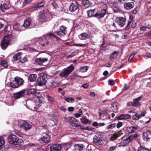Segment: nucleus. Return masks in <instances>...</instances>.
<instances>
[{
  "mask_svg": "<svg viewBox=\"0 0 151 151\" xmlns=\"http://www.w3.org/2000/svg\"><path fill=\"white\" fill-rule=\"evenodd\" d=\"M61 148L60 145L55 144L50 146V151H60Z\"/></svg>",
  "mask_w": 151,
  "mask_h": 151,
  "instance_id": "nucleus-12",
  "label": "nucleus"
},
{
  "mask_svg": "<svg viewBox=\"0 0 151 151\" xmlns=\"http://www.w3.org/2000/svg\"><path fill=\"white\" fill-rule=\"evenodd\" d=\"M47 59L46 58H37L35 61L40 65H45L47 61Z\"/></svg>",
  "mask_w": 151,
  "mask_h": 151,
  "instance_id": "nucleus-13",
  "label": "nucleus"
},
{
  "mask_svg": "<svg viewBox=\"0 0 151 151\" xmlns=\"http://www.w3.org/2000/svg\"><path fill=\"white\" fill-rule=\"evenodd\" d=\"M79 144H76L74 145V150H78V148H79Z\"/></svg>",
  "mask_w": 151,
  "mask_h": 151,
  "instance_id": "nucleus-56",
  "label": "nucleus"
},
{
  "mask_svg": "<svg viewBox=\"0 0 151 151\" xmlns=\"http://www.w3.org/2000/svg\"><path fill=\"white\" fill-rule=\"evenodd\" d=\"M42 136L41 140L42 142L45 143H47L49 141L50 137L47 134L45 133H43Z\"/></svg>",
  "mask_w": 151,
  "mask_h": 151,
  "instance_id": "nucleus-16",
  "label": "nucleus"
},
{
  "mask_svg": "<svg viewBox=\"0 0 151 151\" xmlns=\"http://www.w3.org/2000/svg\"><path fill=\"white\" fill-rule=\"evenodd\" d=\"M5 140L2 137H0V150L2 149L4 146Z\"/></svg>",
  "mask_w": 151,
  "mask_h": 151,
  "instance_id": "nucleus-34",
  "label": "nucleus"
},
{
  "mask_svg": "<svg viewBox=\"0 0 151 151\" xmlns=\"http://www.w3.org/2000/svg\"><path fill=\"white\" fill-rule=\"evenodd\" d=\"M142 97L139 96L137 98L134 99L133 102H131L132 105L133 106H139L141 105V103L139 102Z\"/></svg>",
  "mask_w": 151,
  "mask_h": 151,
  "instance_id": "nucleus-14",
  "label": "nucleus"
},
{
  "mask_svg": "<svg viewBox=\"0 0 151 151\" xmlns=\"http://www.w3.org/2000/svg\"><path fill=\"white\" fill-rule=\"evenodd\" d=\"M36 92V90L34 88L31 89L28 91V93L30 94H35Z\"/></svg>",
  "mask_w": 151,
  "mask_h": 151,
  "instance_id": "nucleus-50",
  "label": "nucleus"
},
{
  "mask_svg": "<svg viewBox=\"0 0 151 151\" xmlns=\"http://www.w3.org/2000/svg\"><path fill=\"white\" fill-rule=\"evenodd\" d=\"M83 145L82 144H79L78 150L81 151L83 149Z\"/></svg>",
  "mask_w": 151,
  "mask_h": 151,
  "instance_id": "nucleus-61",
  "label": "nucleus"
},
{
  "mask_svg": "<svg viewBox=\"0 0 151 151\" xmlns=\"http://www.w3.org/2000/svg\"><path fill=\"white\" fill-rule=\"evenodd\" d=\"M39 8L37 4H35L33 6L31 7L29 9L31 11H33L36 10Z\"/></svg>",
  "mask_w": 151,
  "mask_h": 151,
  "instance_id": "nucleus-48",
  "label": "nucleus"
},
{
  "mask_svg": "<svg viewBox=\"0 0 151 151\" xmlns=\"http://www.w3.org/2000/svg\"><path fill=\"white\" fill-rule=\"evenodd\" d=\"M47 78V75L43 74L41 75L38 78L37 81V84L40 86H43L45 85L46 83L45 79Z\"/></svg>",
  "mask_w": 151,
  "mask_h": 151,
  "instance_id": "nucleus-6",
  "label": "nucleus"
},
{
  "mask_svg": "<svg viewBox=\"0 0 151 151\" xmlns=\"http://www.w3.org/2000/svg\"><path fill=\"white\" fill-rule=\"evenodd\" d=\"M81 129L85 130H88L89 131H92L94 129V128H91L88 127L85 128H83V127H82Z\"/></svg>",
  "mask_w": 151,
  "mask_h": 151,
  "instance_id": "nucleus-51",
  "label": "nucleus"
},
{
  "mask_svg": "<svg viewBox=\"0 0 151 151\" xmlns=\"http://www.w3.org/2000/svg\"><path fill=\"white\" fill-rule=\"evenodd\" d=\"M143 134L144 138L146 139L151 138V132L150 130H147L144 132Z\"/></svg>",
  "mask_w": 151,
  "mask_h": 151,
  "instance_id": "nucleus-19",
  "label": "nucleus"
},
{
  "mask_svg": "<svg viewBox=\"0 0 151 151\" xmlns=\"http://www.w3.org/2000/svg\"><path fill=\"white\" fill-rule=\"evenodd\" d=\"M150 28V27H147L146 26L141 25L139 27V30L141 31L145 32L146 31H148V30H149Z\"/></svg>",
  "mask_w": 151,
  "mask_h": 151,
  "instance_id": "nucleus-29",
  "label": "nucleus"
},
{
  "mask_svg": "<svg viewBox=\"0 0 151 151\" xmlns=\"http://www.w3.org/2000/svg\"><path fill=\"white\" fill-rule=\"evenodd\" d=\"M24 83V81L22 78L19 77H15L14 80L9 83V86L12 88H17L22 85Z\"/></svg>",
  "mask_w": 151,
  "mask_h": 151,
  "instance_id": "nucleus-2",
  "label": "nucleus"
},
{
  "mask_svg": "<svg viewBox=\"0 0 151 151\" xmlns=\"http://www.w3.org/2000/svg\"><path fill=\"white\" fill-rule=\"evenodd\" d=\"M111 105L114 108V109H116L117 107V104L116 102H113L112 103Z\"/></svg>",
  "mask_w": 151,
  "mask_h": 151,
  "instance_id": "nucleus-59",
  "label": "nucleus"
},
{
  "mask_svg": "<svg viewBox=\"0 0 151 151\" xmlns=\"http://www.w3.org/2000/svg\"><path fill=\"white\" fill-rule=\"evenodd\" d=\"M33 0H19L17 3L18 4H20V6L22 7H23L27 4L31 3Z\"/></svg>",
  "mask_w": 151,
  "mask_h": 151,
  "instance_id": "nucleus-17",
  "label": "nucleus"
},
{
  "mask_svg": "<svg viewBox=\"0 0 151 151\" xmlns=\"http://www.w3.org/2000/svg\"><path fill=\"white\" fill-rule=\"evenodd\" d=\"M137 129V127L135 126L128 127L127 128V130L129 133H131L134 132Z\"/></svg>",
  "mask_w": 151,
  "mask_h": 151,
  "instance_id": "nucleus-25",
  "label": "nucleus"
},
{
  "mask_svg": "<svg viewBox=\"0 0 151 151\" xmlns=\"http://www.w3.org/2000/svg\"><path fill=\"white\" fill-rule=\"evenodd\" d=\"M18 125L20 127L26 131L32 128V125L28 122L23 120L19 121Z\"/></svg>",
  "mask_w": 151,
  "mask_h": 151,
  "instance_id": "nucleus-4",
  "label": "nucleus"
},
{
  "mask_svg": "<svg viewBox=\"0 0 151 151\" xmlns=\"http://www.w3.org/2000/svg\"><path fill=\"white\" fill-rule=\"evenodd\" d=\"M16 141L15 142L14 145H17L19 146L22 145L23 141V140L21 139H19L17 137V139H16Z\"/></svg>",
  "mask_w": 151,
  "mask_h": 151,
  "instance_id": "nucleus-33",
  "label": "nucleus"
},
{
  "mask_svg": "<svg viewBox=\"0 0 151 151\" xmlns=\"http://www.w3.org/2000/svg\"><path fill=\"white\" fill-rule=\"evenodd\" d=\"M116 148V147L115 146H112L110 147L109 149V151H113Z\"/></svg>",
  "mask_w": 151,
  "mask_h": 151,
  "instance_id": "nucleus-63",
  "label": "nucleus"
},
{
  "mask_svg": "<svg viewBox=\"0 0 151 151\" xmlns=\"http://www.w3.org/2000/svg\"><path fill=\"white\" fill-rule=\"evenodd\" d=\"M134 6V4L133 2H128L124 4V8L127 10H130L133 8Z\"/></svg>",
  "mask_w": 151,
  "mask_h": 151,
  "instance_id": "nucleus-21",
  "label": "nucleus"
},
{
  "mask_svg": "<svg viewBox=\"0 0 151 151\" xmlns=\"http://www.w3.org/2000/svg\"><path fill=\"white\" fill-rule=\"evenodd\" d=\"M146 114V112L145 111H142L141 113H139L138 116L139 118V119L141 118L142 117L144 116Z\"/></svg>",
  "mask_w": 151,
  "mask_h": 151,
  "instance_id": "nucleus-47",
  "label": "nucleus"
},
{
  "mask_svg": "<svg viewBox=\"0 0 151 151\" xmlns=\"http://www.w3.org/2000/svg\"><path fill=\"white\" fill-rule=\"evenodd\" d=\"M88 35L86 33H83L79 35V38L81 40H85L87 39Z\"/></svg>",
  "mask_w": 151,
  "mask_h": 151,
  "instance_id": "nucleus-30",
  "label": "nucleus"
},
{
  "mask_svg": "<svg viewBox=\"0 0 151 151\" xmlns=\"http://www.w3.org/2000/svg\"><path fill=\"white\" fill-rule=\"evenodd\" d=\"M78 8V3L76 2L72 3L69 7V10L72 12L75 11Z\"/></svg>",
  "mask_w": 151,
  "mask_h": 151,
  "instance_id": "nucleus-15",
  "label": "nucleus"
},
{
  "mask_svg": "<svg viewBox=\"0 0 151 151\" xmlns=\"http://www.w3.org/2000/svg\"><path fill=\"white\" fill-rule=\"evenodd\" d=\"M74 67L72 65L64 69L59 74V76L63 78L68 76L74 69Z\"/></svg>",
  "mask_w": 151,
  "mask_h": 151,
  "instance_id": "nucleus-3",
  "label": "nucleus"
},
{
  "mask_svg": "<svg viewBox=\"0 0 151 151\" xmlns=\"http://www.w3.org/2000/svg\"><path fill=\"white\" fill-rule=\"evenodd\" d=\"M22 53L21 52H18L16 55L13 57V59L14 60H19L21 59L22 57Z\"/></svg>",
  "mask_w": 151,
  "mask_h": 151,
  "instance_id": "nucleus-24",
  "label": "nucleus"
},
{
  "mask_svg": "<svg viewBox=\"0 0 151 151\" xmlns=\"http://www.w3.org/2000/svg\"><path fill=\"white\" fill-rule=\"evenodd\" d=\"M118 136V135L117 134H113L111 135L109 139L111 141H114L116 139Z\"/></svg>",
  "mask_w": 151,
  "mask_h": 151,
  "instance_id": "nucleus-37",
  "label": "nucleus"
},
{
  "mask_svg": "<svg viewBox=\"0 0 151 151\" xmlns=\"http://www.w3.org/2000/svg\"><path fill=\"white\" fill-rule=\"evenodd\" d=\"M73 117L69 116L65 118V119L67 121H70L71 120L73 121Z\"/></svg>",
  "mask_w": 151,
  "mask_h": 151,
  "instance_id": "nucleus-58",
  "label": "nucleus"
},
{
  "mask_svg": "<svg viewBox=\"0 0 151 151\" xmlns=\"http://www.w3.org/2000/svg\"><path fill=\"white\" fill-rule=\"evenodd\" d=\"M27 59L26 57H23L22 56V57L21 59L19 61L22 63H23L27 61Z\"/></svg>",
  "mask_w": 151,
  "mask_h": 151,
  "instance_id": "nucleus-45",
  "label": "nucleus"
},
{
  "mask_svg": "<svg viewBox=\"0 0 151 151\" xmlns=\"http://www.w3.org/2000/svg\"><path fill=\"white\" fill-rule=\"evenodd\" d=\"M117 56V52H113L110 55V58L111 59H113L116 58Z\"/></svg>",
  "mask_w": 151,
  "mask_h": 151,
  "instance_id": "nucleus-38",
  "label": "nucleus"
},
{
  "mask_svg": "<svg viewBox=\"0 0 151 151\" xmlns=\"http://www.w3.org/2000/svg\"><path fill=\"white\" fill-rule=\"evenodd\" d=\"M17 137L14 135H10L9 137L8 140L10 143L14 144L15 142L17 141Z\"/></svg>",
  "mask_w": 151,
  "mask_h": 151,
  "instance_id": "nucleus-22",
  "label": "nucleus"
},
{
  "mask_svg": "<svg viewBox=\"0 0 151 151\" xmlns=\"http://www.w3.org/2000/svg\"><path fill=\"white\" fill-rule=\"evenodd\" d=\"M126 20L122 17L117 18L115 19V22L117 24L118 27H123L125 24Z\"/></svg>",
  "mask_w": 151,
  "mask_h": 151,
  "instance_id": "nucleus-8",
  "label": "nucleus"
},
{
  "mask_svg": "<svg viewBox=\"0 0 151 151\" xmlns=\"http://www.w3.org/2000/svg\"><path fill=\"white\" fill-rule=\"evenodd\" d=\"M70 124L71 126L75 128L79 129H81L82 127H83L82 125H81L78 123H74L72 122H70Z\"/></svg>",
  "mask_w": 151,
  "mask_h": 151,
  "instance_id": "nucleus-27",
  "label": "nucleus"
},
{
  "mask_svg": "<svg viewBox=\"0 0 151 151\" xmlns=\"http://www.w3.org/2000/svg\"><path fill=\"white\" fill-rule=\"evenodd\" d=\"M132 22V19H129L128 22V23L127 25V26H126L125 28V30H127L129 29V28H130L131 24Z\"/></svg>",
  "mask_w": 151,
  "mask_h": 151,
  "instance_id": "nucleus-41",
  "label": "nucleus"
},
{
  "mask_svg": "<svg viewBox=\"0 0 151 151\" xmlns=\"http://www.w3.org/2000/svg\"><path fill=\"white\" fill-rule=\"evenodd\" d=\"M138 136V135L137 134H132L130 136H129L128 137L126 138V139H124L126 141H128L129 142H131L133 139L134 138L137 137Z\"/></svg>",
  "mask_w": 151,
  "mask_h": 151,
  "instance_id": "nucleus-23",
  "label": "nucleus"
},
{
  "mask_svg": "<svg viewBox=\"0 0 151 151\" xmlns=\"http://www.w3.org/2000/svg\"><path fill=\"white\" fill-rule=\"evenodd\" d=\"M139 113H136L134 115L132 116V119L134 120H138L139 119Z\"/></svg>",
  "mask_w": 151,
  "mask_h": 151,
  "instance_id": "nucleus-42",
  "label": "nucleus"
},
{
  "mask_svg": "<svg viewBox=\"0 0 151 151\" xmlns=\"http://www.w3.org/2000/svg\"><path fill=\"white\" fill-rule=\"evenodd\" d=\"M38 19L41 22H44L46 20L45 14L44 12H40Z\"/></svg>",
  "mask_w": 151,
  "mask_h": 151,
  "instance_id": "nucleus-20",
  "label": "nucleus"
},
{
  "mask_svg": "<svg viewBox=\"0 0 151 151\" xmlns=\"http://www.w3.org/2000/svg\"><path fill=\"white\" fill-rule=\"evenodd\" d=\"M79 113L75 114L74 115H75L76 118H78L80 117L82 114H83L82 111L81 109L79 110Z\"/></svg>",
  "mask_w": 151,
  "mask_h": 151,
  "instance_id": "nucleus-43",
  "label": "nucleus"
},
{
  "mask_svg": "<svg viewBox=\"0 0 151 151\" xmlns=\"http://www.w3.org/2000/svg\"><path fill=\"white\" fill-rule=\"evenodd\" d=\"M22 25H20L19 23H17L13 26V28L15 30L17 31H21L24 29L22 28Z\"/></svg>",
  "mask_w": 151,
  "mask_h": 151,
  "instance_id": "nucleus-26",
  "label": "nucleus"
},
{
  "mask_svg": "<svg viewBox=\"0 0 151 151\" xmlns=\"http://www.w3.org/2000/svg\"><path fill=\"white\" fill-rule=\"evenodd\" d=\"M122 125V123L120 122L118 123L116 125V127L117 128H119Z\"/></svg>",
  "mask_w": 151,
  "mask_h": 151,
  "instance_id": "nucleus-60",
  "label": "nucleus"
},
{
  "mask_svg": "<svg viewBox=\"0 0 151 151\" xmlns=\"http://www.w3.org/2000/svg\"><path fill=\"white\" fill-rule=\"evenodd\" d=\"M108 83L110 85H114L115 84V82L112 80H109L108 81Z\"/></svg>",
  "mask_w": 151,
  "mask_h": 151,
  "instance_id": "nucleus-52",
  "label": "nucleus"
},
{
  "mask_svg": "<svg viewBox=\"0 0 151 151\" xmlns=\"http://www.w3.org/2000/svg\"><path fill=\"white\" fill-rule=\"evenodd\" d=\"M108 25L110 28L113 30L117 29L118 27L117 24L115 22V21H113L112 19L110 20L108 22Z\"/></svg>",
  "mask_w": 151,
  "mask_h": 151,
  "instance_id": "nucleus-10",
  "label": "nucleus"
},
{
  "mask_svg": "<svg viewBox=\"0 0 151 151\" xmlns=\"http://www.w3.org/2000/svg\"><path fill=\"white\" fill-rule=\"evenodd\" d=\"M116 124L115 123L110 124L109 125L106 127L107 129H112L115 127Z\"/></svg>",
  "mask_w": 151,
  "mask_h": 151,
  "instance_id": "nucleus-46",
  "label": "nucleus"
},
{
  "mask_svg": "<svg viewBox=\"0 0 151 151\" xmlns=\"http://www.w3.org/2000/svg\"><path fill=\"white\" fill-rule=\"evenodd\" d=\"M82 4L86 8L89 7L90 5V2L88 0H83L82 1Z\"/></svg>",
  "mask_w": 151,
  "mask_h": 151,
  "instance_id": "nucleus-35",
  "label": "nucleus"
},
{
  "mask_svg": "<svg viewBox=\"0 0 151 151\" xmlns=\"http://www.w3.org/2000/svg\"><path fill=\"white\" fill-rule=\"evenodd\" d=\"M96 9L93 10H90L88 11V15L89 17H91L92 16L95 17V11L96 12Z\"/></svg>",
  "mask_w": 151,
  "mask_h": 151,
  "instance_id": "nucleus-31",
  "label": "nucleus"
},
{
  "mask_svg": "<svg viewBox=\"0 0 151 151\" xmlns=\"http://www.w3.org/2000/svg\"><path fill=\"white\" fill-rule=\"evenodd\" d=\"M56 37V36L52 33H49L48 35L44 36L40 39V45L43 47H46L49 44H50V36Z\"/></svg>",
  "mask_w": 151,
  "mask_h": 151,
  "instance_id": "nucleus-1",
  "label": "nucleus"
},
{
  "mask_svg": "<svg viewBox=\"0 0 151 151\" xmlns=\"http://www.w3.org/2000/svg\"><path fill=\"white\" fill-rule=\"evenodd\" d=\"M88 68V67L87 66L82 67L80 69V71L81 72H85L87 71Z\"/></svg>",
  "mask_w": 151,
  "mask_h": 151,
  "instance_id": "nucleus-40",
  "label": "nucleus"
},
{
  "mask_svg": "<svg viewBox=\"0 0 151 151\" xmlns=\"http://www.w3.org/2000/svg\"><path fill=\"white\" fill-rule=\"evenodd\" d=\"M126 115L125 114H123L117 117V119L119 120H122L123 119H126Z\"/></svg>",
  "mask_w": 151,
  "mask_h": 151,
  "instance_id": "nucleus-49",
  "label": "nucleus"
},
{
  "mask_svg": "<svg viewBox=\"0 0 151 151\" xmlns=\"http://www.w3.org/2000/svg\"><path fill=\"white\" fill-rule=\"evenodd\" d=\"M137 25V24L135 22H132L131 27L132 28H135Z\"/></svg>",
  "mask_w": 151,
  "mask_h": 151,
  "instance_id": "nucleus-57",
  "label": "nucleus"
},
{
  "mask_svg": "<svg viewBox=\"0 0 151 151\" xmlns=\"http://www.w3.org/2000/svg\"><path fill=\"white\" fill-rule=\"evenodd\" d=\"M9 8L7 5L5 3L0 5V9L3 12H5L6 10L8 9Z\"/></svg>",
  "mask_w": 151,
  "mask_h": 151,
  "instance_id": "nucleus-28",
  "label": "nucleus"
},
{
  "mask_svg": "<svg viewBox=\"0 0 151 151\" xmlns=\"http://www.w3.org/2000/svg\"><path fill=\"white\" fill-rule=\"evenodd\" d=\"M37 77V75L35 74H31L29 77V79L31 82H33L36 80Z\"/></svg>",
  "mask_w": 151,
  "mask_h": 151,
  "instance_id": "nucleus-32",
  "label": "nucleus"
},
{
  "mask_svg": "<svg viewBox=\"0 0 151 151\" xmlns=\"http://www.w3.org/2000/svg\"><path fill=\"white\" fill-rule=\"evenodd\" d=\"M92 125L94 127H98V123L96 122H94L92 123Z\"/></svg>",
  "mask_w": 151,
  "mask_h": 151,
  "instance_id": "nucleus-64",
  "label": "nucleus"
},
{
  "mask_svg": "<svg viewBox=\"0 0 151 151\" xmlns=\"http://www.w3.org/2000/svg\"><path fill=\"white\" fill-rule=\"evenodd\" d=\"M145 148L142 146H140L138 148V151H144Z\"/></svg>",
  "mask_w": 151,
  "mask_h": 151,
  "instance_id": "nucleus-53",
  "label": "nucleus"
},
{
  "mask_svg": "<svg viewBox=\"0 0 151 151\" xmlns=\"http://www.w3.org/2000/svg\"><path fill=\"white\" fill-rule=\"evenodd\" d=\"M0 63L1 68H6L8 67L7 63L5 60H2Z\"/></svg>",
  "mask_w": 151,
  "mask_h": 151,
  "instance_id": "nucleus-36",
  "label": "nucleus"
},
{
  "mask_svg": "<svg viewBox=\"0 0 151 151\" xmlns=\"http://www.w3.org/2000/svg\"><path fill=\"white\" fill-rule=\"evenodd\" d=\"M52 5L55 8H57L58 6V4L55 1H53L52 3Z\"/></svg>",
  "mask_w": 151,
  "mask_h": 151,
  "instance_id": "nucleus-55",
  "label": "nucleus"
},
{
  "mask_svg": "<svg viewBox=\"0 0 151 151\" xmlns=\"http://www.w3.org/2000/svg\"><path fill=\"white\" fill-rule=\"evenodd\" d=\"M25 89H23L22 90L15 93L14 95V98L16 99H18L23 97L25 95Z\"/></svg>",
  "mask_w": 151,
  "mask_h": 151,
  "instance_id": "nucleus-9",
  "label": "nucleus"
},
{
  "mask_svg": "<svg viewBox=\"0 0 151 151\" xmlns=\"http://www.w3.org/2000/svg\"><path fill=\"white\" fill-rule=\"evenodd\" d=\"M129 88V86H127L126 84H125L123 88V89L124 90H126L128 89Z\"/></svg>",
  "mask_w": 151,
  "mask_h": 151,
  "instance_id": "nucleus-62",
  "label": "nucleus"
},
{
  "mask_svg": "<svg viewBox=\"0 0 151 151\" xmlns=\"http://www.w3.org/2000/svg\"><path fill=\"white\" fill-rule=\"evenodd\" d=\"M64 99L67 102H73L74 101V99L73 98H69L66 97H65L64 98Z\"/></svg>",
  "mask_w": 151,
  "mask_h": 151,
  "instance_id": "nucleus-44",
  "label": "nucleus"
},
{
  "mask_svg": "<svg viewBox=\"0 0 151 151\" xmlns=\"http://www.w3.org/2000/svg\"><path fill=\"white\" fill-rule=\"evenodd\" d=\"M11 37L9 35H6L4 36L1 42V45L2 48L3 49H6L8 46Z\"/></svg>",
  "mask_w": 151,
  "mask_h": 151,
  "instance_id": "nucleus-5",
  "label": "nucleus"
},
{
  "mask_svg": "<svg viewBox=\"0 0 151 151\" xmlns=\"http://www.w3.org/2000/svg\"><path fill=\"white\" fill-rule=\"evenodd\" d=\"M67 28L64 25H62L60 27L59 31L56 32V33L58 36H63L66 33Z\"/></svg>",
  "mask_w": 151,
  "mask_h": 151,
  "instance_id": "nucleus-11",
  "label": "nucleus"
},
{
  "mask_svg": "<svg viewBox=\"0 0 151 151\" xmlns=\"http://www.w3.org/2000/svg\"><path fill=\"white\" fill-rule=\"evenodd\" d=\"M106 12V9H100L95 13V17L98 19L104 17Z\"/></svg>",
  "mask_w": 151,
  "mask_h": 151,
  "instance_id": "nucleus-7",
  "label": "nucleus"
},
{
  "mask_svg": "<svg viewBox=\"0 0 151 151\" xmlns=\"http://www.w3.org/2000/svg\"><path fill=\"white\" fill-rule=\"evenodd\" d=\"M82 122L84 124H90L91 122H90L86 118L81 119Z\"/></svg>",
  "mask_w": 151,
  "mask_h": 151,
  "instance_id": "nucleus-39",
  "label": "nucleus"
},
{
  "mask_svg": "<svg viewBox=\"0 0 151 151\" xmlns=\"http://www.w3.org/2000/svg\"><path fill=\"white\" fill-rule=\"evenodd\" d=\"M39 8L42 7L44 5V3L43 2L37 4Z\"/></svg>",
  "mask_w": 151,
  "mask_h": 151,
  "instance_id": "nucleus-54",
  "label": "nucleus"
},
{
  "mask_svg": "<svg viewBox=\"0 0 151 151\" xmlns=\"http://www.w3.org/2000/svg\"><path fill=\"white\" fill-rule=\"evenodd\" d=\"M32 19L31 18H28L24 21L23 24L22 25V27L26 28L30 26L32 24Z\"/></svg>",
  "mask_w": 151,
  "mask_h": 151,
  "instance_id": "nucleus-18",
  "label": "nucleus"
}]
</instances>
